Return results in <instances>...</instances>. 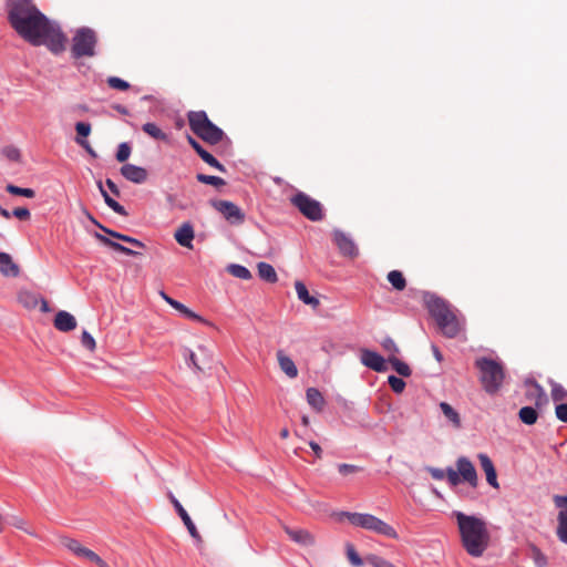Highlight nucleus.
Segmentation results:
<instances>
[{
  "instance_id": "nucleus-20",
  "label": "nucleus",
  "mask_w": 567,
  "mask_h": 567,
  "mask_svg": "<svg viewBox=\"0 0 567 567\" xmlns=\"http://www.w3.org/2000/svg\"><path fill=\"white\" fill-rule=\"evenodd\" d=\"M76 137L75 142L82 146L90 155L96 156V153L91 147L90 143L85 140L91 134V125L85 122H78L75 124Z\"/></svg>"
},
{
  "instance_id": "nucleus-7",
  "label": "nucleus",
  "mask_w": 567,
  "mask_h": 567,
  "mask_svg": "<svg viewBox=\"0 0 567 567\" xmlns=\"http://www.w3.org/2000/svg\"><path fill=\"white\" fill-rule=\"evenodd\" d=\"M446 480L451 486H457L462 481L468 483L472 487L477 486V473L473 463L465 456L456 461V470L447 467Z\"/></svg>"
},
{
  "instance_id": "nucleus-23",
  "label": "nucleus",
  "mask_w": 567,
  "mask_h": 567,
  "mask_svg": "<svg viewBox=\"0 0 567 567\" xmlns=\"http://www.w3.org/2000/svg\"><path fill=\"white\" fill-rule=\"evenodd\" d=\"M89 218L90 220H92L93 224H95L101 230H103L105 234H107L109 236L115 238V239H118L121 241H124V243H127V244H131L137 248H144L145 245L136 239V238H133V237H130L127 235H124V234H121V233H117L115 230H112L110 228H106L104 227L103 225H101L92 215L89 214Z\"/></svg>"
},
{
  "instance_id": "nucleus-58",
  "label": "nucleus",
  "mask_w": 567,
  "mask_h": 567,
  "mask_svg": "<svg viewBox=\"0 0 567 567\" xmlns=\"http://www.w3.org/2000/svg\"><path fill=\"white\" fill-rule=\"evenodd\" d=\"M555 414L559 421L567 423V403L557 404Z\"/></svg>"
},
{
  "instance_id": "nucleus-2",
  "label": "nucleus",
  "mask_w": 567,
  "mask_h": 567,
  "mask_svg": "<svg viewBox=\"0 0 567 567\" xmlns=\"http://www.w3.org/2000/svg\"><path fill=\"white\" fill-rule=\"evenodd\" d=\"M457 522L462 545L473 557H481L489 544V532L484 519L462 512L453 514Z\"/></svg>"
},
{
  "instance_id": "nucleus-54",
  "label": "nucleus",
  "mask_w": 567,
  "mask_h": 567,
  "mask_svg": "<svg viewBox=\"0 0 567 567\" xmlns=\"http://www.w3.org/2000/svg\"><path fill=\"white\" fill-rule=\"evenodd\" d=\"M339 473L342 475L357 474L362 471V467L354 464L342 463L338 465Z\"/></svg>"
},
{
  "instance_id": "nucleus-40",
  "label": "nucleus",
  "mask_w": 567,
  "mask_h": 567,
  "mask_svg": "<svg viewBox=\"0 0 567 567\" xmlns=\"http://www.w3.org/2000/svg\"><path fill=\"white\" fill-rule=\"evenodd\" d=\"M172 307L190 320H196V321L206 323V320L203 317L195 313L193 310H190L189 308H187L185 305H183L182 302H179L177 300L174 302V305Z\"/></svg>"
},
{
  "instance_id": "nucleus-33",
  "label": "nucleus",
  "mask_w": 567,
  "mask_h": 567,
  "mask_svg": "<svg viewBox=\"0 0 567 567\" xmlns=\"http://www.w3.org/2000/svg\"><path fill=\"white\" fill-rule=\"evenodd\" d=\"M257 268L259 277L265 281L274 284L278 280L276 270L270 264L259 262Z\"/></svg>"
},
{
  "instance_id": "nucleus-63",
  "label": "nucleus",
  "mask_w": 567,
  "mask_h": 567,
  "mask_svg": "<svg viewBox=\"0 0 567 567\" xmlns=\"http://www.w3.org/2000/svg\"><path fill=\"white\" fill-rule=\"evenodd\" d=\"M105 183H106V186L109 187V189H110V190H111L115 196H118V195H120V190H118L117 186L115 185V183H114L112 179L107 178Z\"/></svg>"
},
{
  "instance_id": "nucleus-1",
  "label": "nucleus",
  "mask_w": 567,
  "mask_h": 567,
  "mask_svg": "<svg viewBox=\"0 0 567 567\" xmlns=\"http://www.w3.org/2000/svg\"><path fill=\"white\" fill-rule=\"evenodd\" d=\"M8 19L14 31L29 43L38 42L50 20L35 7L33 0H8Z\"/></svg>"
},
{
  "instance_id": "nucleus-13",
  "label": "nucleus",
  "mask_w": 567,
  "mask_h": 567,
  "mask_svg": "<svg viewBox=\"0 0 567 567\" xmlns=\"http://www.w3.org/2000/svg\"><path fill=\"white\" fill-rule=\"evenodd\" d=\"M18 300L27 309H34L40 305V310L42 312L51 311L48 301L35 292L28 290L20 291L18 295Z\"/></svg>"
},
{
  "instance_id": "nucleus-34",
  "label": "nucleus",
  "mask_w": 567,
  "mask_h": 567,
  "mask_svg": "<svg viewBox=\"0 0 567 567\" xmlns=\"http://www.w3.org/2000/svg\"><path fill=\"white\" fill-rule=\"evenodd\" d=\"M97 185H99V188H100V190H101V194H102V196H103V198H104L105 204H106L111 209H113L115 213H117V214H120V215H122V216H127V212L125 210V208H124L121 204H118L116 200H114V199H113V198L107 194V192L103 188L102 183H101V182H99V183H97Z\"/></svg>"
},
{
  "instance_id": "nucleus-9",
  "label": "nucleus",
  "mask_w": 567,
  "mask_h": 567,
  "mask_svg": "<svg viewBox=\"0 0 567 567\" xmlns=\"http://www.w3.org/2000/svg\"><path fill=\"white\" fill-rule=\"evenodd\" d=\"M64 34L51 21L47 24L45 32L40 34L38 42H31L32 45L45 44L55 54L64 50Z\"/></svg>"
},
{
  "instance_id": "nucleus-44",
  "label": "nucleus",
  "mask_w": 567,
  "mask_h": 567,
  "mask_svg": "<svg viewBox=\"0 0 567 567\" xmlns=\"http://www.w3.org/2000/svg\"><path fill=\"white\" fill-rule=\"evenodd\" d=\"M551 399L555 402L566 401L567 400V390L559 383H551Z\"/></svg>"
},
{
  "instance_id": "nucleus-32",
  "label": "nucleus",
  "mask_w": 567,
  "mask_h": 567,
  "mask_svg": "<svg viewBox=\"0 0 567 567\" xmlns=\"http://www.w3.org/2000/svg\"><path fill=\"white\" fill-rule=\"evenodd\" d=\"M199 351L203 352L204 359L202 361L198 360L197 354L194 352L189 353V360L194 368H196L198 371H203L205 368L209 367V363L212 362V355L208 353L207 349L205 347H199Z\"/></svg>"
},
{
  "instance_id": "nucleus-49",
  "label": "nucleus",
  "mask_w": 567,
  "mask_h": 567,
  "mask_svg": "<svg viewBox=\"0 0 567 567\" xmlns=\"http://www.w3.org/2000/svg\"><path fill=\"white\" fill-rule=\"evenodd\" d=\"M558 526H557V537L564 544H567V517H557Z\"/></svg>"
},
{
  "instance_id": "nucleus-27",
  "label": "nucleus",
  "mask_w": 567,
  "mask_h": 567,
  "mask_svg": "<svg viewBox=\"0 0 567 567\" xmlns=\"http://www.w3.org/2000/svg\"><path fill=\"white\" fill-rule=\"evenodd\" d=\"M306 399L308 404L317 412H321L326 405V400L323 395L316 388L307 389Z\"/></svg>"
},
{
  "instance_id": "nucleus-19",
  "label": "nucleus",
  "mask_w": 567,
  "mask_h": 567,
  "mask_svg": "<svg viewBox=\"0 0 567 567\" xmlns=\"http://www.w3.org/2000/svg\"><path fill=\"white\" fill-rule=\"evenodd\" d=\"M76 319L68 311L60 310L54 318V327L61 332H69L76 328Z\"/></svg>"
},
{
  "instance_id": "nucleus-4",
  "label": "nucleus",
  "mask_w": 567,
  "mask_h": 567,
  "mask_svg": "<svg viewBox=\"0 0 567 567\" xmlns=\"http://www.w3.org/2000/svg\"><path fill=\"white\" fill-rule=\"evenodd\" d=\"M476 368L481 372V382L488 394H495L501 389L505 372L503 365L488 358H480L475 361Z\"/></svg>"
},
{
  "instance_id": "nucleus-52",
  "label": "nucleus",
  "mask_w": 567,
  "mask_h": 567,
  "mask_svg": "<svg viewBox=\"0 0 567 567\" xmlns=\"http://www.w3.org/2000/svg\"><path fill=\"white\" fill-rule=\"evenodd\" d=\"M131 155V147L127 143H121L116 152V159L124 163Z\"/></svg>"
},
{
  "instance_id": "nucleus-14",
  "label": "nucleus",
  "mask_w": 567,
  "mask_h": 567,
  "mask_svg": "<svg viewBox=\"0 0 567 567\" xmlns=\"http://www.w3.org/2000/svg\"><path fill=\"white\" fill-rule=\"evenodd\" d=\"M436 323L441 332L447 338H455L462 330V322L453 310Z\"/></svg>"
},
{
  "instance_id": "nucleus-35",
  "label": "nucleus",
  "mask_w": 567,
  "mask_h": 567,
  "mask_svg": "<svg viewBox=\"0 0 567 567\" xmlns=\"http://www.w3.org/2000/svg\"><path fill=\"white\" fill-rule=\"evenodd\" d=\"M519 420L527 425H533L538 420V413L535 408L524 406L518 412Z\"/></svg>"
},
{
  "instance_id": "nucleus-64",
  "label": "nucleus",
  "mask_w": 567,
  "mask_h": 567,
  "mask_svg": "<svg viewBox=\"0 0 567 567\" xmlns=\"http://www.w3.org/2000/svg\"><path fill=\"white\" fill-rule=\"evenodd\" d=\"M159 296L172 307L174 305V302L176 301L175 299L171 298L168 295H166L164 291H159Z\"/></svg>"
},
{
  "instance_id": "nucleus-16",
  "label": "nucleus",
  "mask_w": 567,
  "mask_h": 567,
  "mask_svg": "<svg viewBox=\"0 0 567 567\" xmlns=\"http://www.w3.org/2000/svg\"><path fill=\"white\" fill-rule=\"evenodd\" d=\"M168 498H169L171 503L173 504V506L175 507L178 516L181 517V519L185 524V526H186L187 530L189 532L190 536L196 542L200 543L202 542V537H200L196 526L194 525L192 518L189 517L188 513L183 507V505L179 503V501L172 493H168Z\"/></svg>"
},
{
  "instance_id": "nucleus-25",
  "label": "nucleus",
  "mask_w": 567,
  "mask_h": 567,
  "mask_svg": "<svg viewBox=\"0 0 567 567\" xmlns=\"http://www.w3.org/2000/svg\"><path fill=\"white\" fill-rule=\"evenodd\" d=\"M195 233L194 228L189 223H184L176 231H175V240L183 247L192 248V241L194 239Z\"/></svg>"
},
{
  "instance_id": "nucleus-59",
  "label": "nucleus",
  "mask_w": 567,
  "mask_h": 567,
  "mask_svg": "<svg viewBox=\"0 0 567 567\" xmlns=\"http://www.w3.org/2000/svg\"><path fill=\"white\" fill-rule=\"evenodd\" d=\"M12 215L21 220H27L30 218V212L24 207H17L13 209Z\"/></svg>"
},
{
  "instance_id": "nucleus-26",
  "label": "nucleus",
  "mask_w": 567,
  "mask_h": 567,
  "mask_svg": "<svg viewBox=\"0 0 567 567\" xmlns=\"http://www.w3.org/2000/svg\"><path fill=\"white\" fill-rule=\"evenodd\" d=\"M0 272L6 277H18L20 274L19 266L7 252H0Z\"/></svg>"
},
{
  "instance_id": "nucleus-6",
  "label": "nucleus",
  "mask_w": 567,
  "mask_h": 567,
  "mask_svg": "<svg viewBox=\"0 0 567 567\" xmlns=\"http://www.w3.org/2000/svg\"><path fill=\"white\" fill-rule=\"evenodd\" d=\"M97 44L96 32L87 27L78 29L72 39L71 55L74 59L92 58Z\"/></svg>"
},
{
  "instance_id": "nucleus-5",
  "label": "nucleus",
  "mask_w": 567,
  "mask_h": 567,
  "mask_svg": "<svg viewBox=\"0 0 567 567\" xmlns=\"http://www.w3.org/2000/svg\"><path fill=\"white\" fill-rule=\"evenodd\" d=\"M341 516L347 517L348 520L353 526L364 528L367 530L373 532L382 536H386L392 539L398 538V533L395 532V529L391 525H389L388 523H385L384 520L380 519L374 515L342 512Z\"/></svg>"
},
{
  "instance_id": "nucleus-17",
  "label": "nucleus",
  "mask_w": 567,
  "mask_h": 567,
  "mask_svg": "<svg viewBox=\"0 0 567 567\" xmlns=\"http://www.w3.org/2000/svg\"><path fill=\"white\" fill-rule=\"evenodd\" d=\"M426 306L429 312L436 322L441 319H444V317L452 311L451 306L445 300L434 296L426 300Z\"/></svg>"
},
{
  "instance_id": "nucleus-42",
  "label": "nucleus",
  "mask_w": 567,
  "mask_h": 567,
  "mask_svg": "<svg viewBox=\"0 0 567 567\" xmlns=\"http://www.w3.org/2000/svg\"><path fill=\"white\" fill-rule=\"evenodd\" d=\"M196 179L199 183L212 185L215 187H221V186L226 185V182L223 178H220L218 176L202 174V173L196 175Z\"/></svg>"
},
{
  "instance_id": "nucleus-3",
  "label": "nucleus",
  "mask_w": 567,
  "mask_h": 567,
  "mask_svg": "<svg viewBox=\"0 0 567 567\" xmlns=\"http://www.w3.org/2000/svg\"><path fill=\"white\" fill-rule=\"evenodd\" d=\"M190 130L204 142L216 145L223 141L225 133L216 126L204 111H192L187 114Z\"/></svg>"
},
{
  "instance_id": "nucleus-24",
  "label": "nucleus",
  "mask_w": 567,
  "mask_h": 567,
  "mask_svg": "<svg viewBox=\"0 0 567 567\" xmlns=\"http://www.w3.org/2000/svg\"><path fill=\"white\" fill-rule=\"evenodd\" d=\"M277 361L280 370L290 379L298 377V369L290 357L284 350H278L276 353Z\"/></svg>"
},
{
  "instance_id": "nucleus-39",
  "label": "nucleus",
  "mask_w": 567,
  "mask_h": 567,
  "mask_svg": "<svg viewBox=\"0 0 567 567\" xmlns=\"http://www.w3.org/2000/svg\"><path fill=\"white\" fill-rule=\"evenodd\" d=\"M530 558L533 559L536 567H547L548 559L546 555L535 545L529 547Z\"/></svg>"
},
{
  "instance_id": "nucleus-56",
  "label": "nucleus",
  "mask_w": 567,
  "mask_h": 567,
  "mask_svg": "<svg viewBox=\"0 0 567 567\" xmlns=\"http://www.w3.org/2000/svg\"><path fill=\"white\" fill-rule=\"evenodd\" d=\"M81 343L84 348H86L90 351H94L96 348L94 338L86 330L82 332Z\"/></svg>"
},
{
  "instance_id": "nucleus-51",
  "label": "nucleus",
  "mask_w": 567,
  "mask_h": 567,
  "mask_svg": "<svg viewBox=\"0 0 567 567\" xmlns=\"http://www.w3.org/2000/svg\"><path fill=\"white\" fill-rule=\"evenodd\" d=\"M107 84L112 89H115V90H120V91H126L130 89V83L120 79V78H116V76H110L107 79Z\"/></svg>"
},
{
  "instance_id": "nucleus-18",
  "label": "nucleus",
  "mask_w": 567,
  "mask_h": 567,
  "mask_svg": "<svg viewBox=\"0 0 567 567\" xmlns=\"http://www.w3.org/2000/svg\"><path fill=\"white\" fill-rule=\"evenodd\" d=\"M121 174L124 178L135 184L144 183L148 176L147 171L144 167L133 164H124L121 167Z\"/></svg>"
},
{
  "instance_id": "nucleus-21",
  "label": "nucleus",
  "mask_w": 567,
  "mask_h": 567,
  "mask_svg": "<svg viewBox=\"0 0 567 567\" xmlns=\"http://www.w3.org/2000/svg\"><path fill=\"white\" fill-rule=\"evenodd\" d=\"M478 460L482 470L485 472L487 483L492 487L498 488L499 485L497 481V474L492 460L486 454L483 453L478 454Z\"/></svg>"
},
{
  "instance_id": "nucleus-41",
  "label": "nucleus",
  "mask_w": 567,
  "mask_h": 567,
  "mask_svg": "<svg viewBox=\"0 0 567 567\" xmlns=\"http://www.w3.org/2000/svg\"><path fill=\"white\" fill-rule=\"evenodd\" d=\"M227 271L239 279L248 280L251 278L249 269L241 265L231 264L227 267Z\"/></svg>"
},
{
  "instance_id": "nucleus-30",
  "label": "nucleus",
  "mask_w": 567,
  "mask_h": 567,
  "mask_svg": "<svg viewBox=\"0 0 567 567\" xmlns=\"http://www.w3.org/2000/svg\"><path fill=\"white\" fill-rule=\"evenodd\" d=\"M142 130L145 134L152 137L155 141L167 142L168 135L155 123L148 122L142 126Z\"/></svg>"
},
{
  "instance_id": "nucleus-53",
  "label": "nucleus",
  "mask_w": 567,
  "mask_h": 567,
  "mask_svg": "<svg viewBox=\"0 0 567 567\" xmlns=\"http://www.w3.org/2000/svg\"><path fill=\"white\" fill-rule=\"evenodd\" d=\"M388 382L391 386V389L395 392V393H401L403 392L404 388H405V382L401 379V378H398L395 375H390L388 378Z\"/></svg>"
},
{
  "instance_id": "nucleus-12",
  "label": "nucleus",
  "mask_w": 567,
  "mask_h": 567,
  "mask_svg": "<svg viewBox=\"0 0 567 567\" xmlns=\"http://www.w3.org/2000/svg\"><path fill=\"white\" fill-rule=\"evenodd\" d=\"M282 529L293 543L300 546L311 547L316 544L315 535L308 529L293 528L285 524L282 525Z\"/></svg>"
},
{
  "instance_id": "nucleus-37",
  "label": "nucleus",
  "mask_w": 567,
  "mask_h": 567,
  "mask_svg": "<svg viewBox=\"0 0 567 567\" xmlns=\"http://www.w3.org/2000/svg\"><path fill=\"white\" fill-rule=\"evenodd\" d=\"M388 280L394 289L402 291L406 287V280L399 270H392L388 274Z\"/></svg>"
},
{
  "instance_id": "nucleus-31",
  "label": "nucleus",
  "mask_w": 567,
  "mask_h": 567,
  "mask_svg": "<svg viewBox=\"0 0 567 567\" xmlns=\"http://www.w3.org/2000/svg\"><path fill=\"white\" fill-rule=\"evenodd\" d=\"M440 409L444 416L452 423L455 429H460L462 426V421L460 414L446 402L440 403Z\"/></svg>"
},
{
  "instance_id": "nucleus-50",
  "label": "nucleus",
  "mask_w": 567,
  "mask_h": 567,
  "mask_svg": "<svg viewBox=\"0 0 567 567\" xmlns=\"http://www.w3.org/2000/svg\"><path fill=\"white\" fill-rule=\"evenodd\" d=\"M365 561L370 564L373 567H395L392 563L389 560L383 559L382 557H379L377 555H369L365 557Z\"/></svg>"
},
{
  "instance_id": "nucleus-36",
  "label": "nucleus",
  "mask_w": 567,
  "mask_h": 567,
  "mask_svg": "<svg viewBox=\"0 0 567 567\" xmlns=\"http://www.w3.org/2000/svg\"><path fill=\"white\" fill-rule=\"evenodd\" d=\"M61 544L78 557H81L86 548L79 540L70 537H62Z\"/></svg>"
},
{
  "instance_id": "nucleus-47",
  "label": "nucleus",
  "mask_w": 567,
  "mask_h": 567,
  "mask_svg": "<svg viewBox=\"0 0 567 567\" xmlns=\"http://www.w3.org/2000/svg\"><path fill=\"white\" fill-rule=\"evenodd\" d=\"M199 157L206 163L208 164L209 166L218 169L219 172L221 173H225L226 172V168L225 166L219 163L210 153H208L206 150L204 151V153L202 155H199Z\"/></svg>"
},
{
  "instance_id": "nucleus-38",
  "label": "nucleus",
  "mask_w": 567,
  "mask_h": 567,
  "mask_svg": "<svg viewBox=\"0 0 567 567\" xmlns=\"http://www.w3.org/2000/svg\"><path fill=\"white\" fill-rule=\"evenodd\" d=\"M388 361L400 375L405 378L411 375L412 371L410 367L405 362L401 361L398 357L388 358Z\"/></svg>"
},
{
  "instance_id": "nucleus-8",
  "label": "nucleus",
  "mask_w": 567,
  "mask_h": 567,
  "mask_svg": "<svg viewBox=\"0 0 567 567\" xmlns=\"http://www.w3.org/2000/svg\"><path fill=\"white\" fill-rule=\"evenodd\" d=\"M290 202L306 218L312 221L323 218L322 205L309 195L299 192L291 197Z\"/></svg>"
},
{
  "instance_id": "nucleus-60",
  "label": "nucleus",
  "mask_w": 567,
  "mask_h": 567,
  "mask_svg": "<svg viewBox=\"0 0 567 567\" xmlns=\"http://www.w3.org/2000/svg\"><path fill=\"white\" fill-rule=\"evenodd\" d=\"M426 471L431 474L434 480L441 481L446 476V472L441 468L429 466Z\"/></svg>"
},
{
  "instance_id": "nucleus-10",
  "label": "nucleus",
  "mask_w": 567,
  "mask_h": 567,
  "mask_svg": "<svg viewBox=\"0 0 567 567\" xmlns=\"http://www.w3.org/2000/svg\"><path fill=\"white\" fill-rule=\"evenodd\" d=\"M210 205L231 225H240L245 221L244 212L233 202L215 199L210 202Z\"/></svg>"
},
{
  "instance_id": "nucleus-57",
  "label": "nucleus",
  "mask_w": 567,
  "mask_h": 567,
  "mask_svg": "<svg viewBox=\"0 0 567 567\" xmlns=\"http://www.w3.org/2000/svg\"><path fill=\"white\" fill-rule=\"evenodd\" d=\"M555 504L560 508L558 516L567 517V496H556Z\"/></svg>"
},
{
  "instance_id": "nucleus-11",
  "label": "nucleus",
  "mask_w": 567,
  "mask_h": 567,
  "mask_svg": "<svg viewBox=\"0 0 567 567\" xmlns=\"http://www.w3.org/2000/svg\"><path fill=\"white\" fill-rule=\"evenodd\" d=\"M332 235L333 241L342 256L355 258L359 255V249L350 236L339 229L333 230Z\"/></svg>"
},
{
  "instance_id": "nucleus-29",
  "label": "nucleus",
  "mask_w": 567,
  "mask_h": 567,
  "mask_svg": "<svg viewBox=\"0 0 567 567\" xmlns=\"http://www.w3.org/2000/svg\"><path fill=\"white\" fill-rule=\"evenodd\" d=\"M94 237L101 241L102 244H104L105 246H109L110 248L116 250V251H120L126 256H137L140 255V252L131 249V248H127L123 245H121L120 243H116V241H113L111 240L110 238L103 236L102 234L100 233H95L94 234Z\"/></svg>"
},
{
  "instance_id": "nucleus-43",
  "label": "nucleus",
  "mask_w": 567,
  "mask_h": 567,
  "mask_svg": "<svg viewBox=\"0 0 567 567\" xmlns=\"http://www.w3.org/2000/svg\"><path fill=\"white\" fill-rule=\"evenodd\" d=\"M381 346L383 350L388 353V358L398 357V354L400 353L398 344L390 337L384 338L381 342Z\"/></svg>"
},
{
  "instance_id": "nucleus-55",
  "label": "nucleus",
  "mask_w": 567,
  "mask_h": 567,
  "mask_svg": "<svg viewBox=\"0 0 567 567\" xmlns=\"http://www.w3.org/2000/svg\"><path fill=\"white\" fill-rule=\"evenodd\" d=\"M3 155L11 162H20V150L14 146H7L3 148Z\"/></svg>"
},
{
  "instance_id": "nucleus-61",
  "label": "nucleus",
  "mask_w": 567,
  "mask_h": 567,
  "mask_svg": "<svg viewBox=\"0 0 567 567\" xmlns=\"http://www.w3.org/2000/svg\"><path fill=\"white\" fill-rule=\"evenodd\" d=\"M187 142L194 148V151L197 153L198 156L204 153L205 150L193 136L188 135Z\"/></svg>"
},
{
  "instance_id": "nucleus-22",
  "label": "nucleus",
  "mask_w": 567,
  "mask_h": 567,
  "mask_svg": "<svg viewBox=\"0 0 567 567\" xmlns=\"http://www.w3.org/2000/svg\"><path fill=\"white\" fill-rule=\"evenodd\" d=\"M526 386H527V391H526L527 399L530 401H534L535 405L537 408H540L548 402L546 393L544 392L543 388L538 383L530 381V382L526 383Z\"/></svg>"
},
{
  "instance_id": "nucleus-28",
  "label": "nucleus",
  "mask_w": 567,
  "mask_h": 567,
  "mask_svg": "<svg viewBox=\"0 0 567 567\" xmlns=\"http://www.w3.org/2000/svg\"><path fill=\"white\" fill-rule=\"evenodd\" d=\"M295 289L297 292L298 298L306 305L311 306L313 309L318 308L320 305V301L316 298L309 295V291L306 287V285L302 281H296L295 282Z\"/></svg>"
},
{
  "instance_id": "nucleus-62",
  "label": "nucleus",
  "mask_w": 567,
  "mask_h": 567,
  "mask_svg": "<svg viewBox=\"0 0 567 567\" xmlns=\"http://www.w3.org/2000/svg\"><path fill=\"white\" fill-rule=\"evenodd\" d=\"M309 446L313 451L315 455L318 458H321V456H322V449L320 447V445L318 443H316L315 441H310L309 442Z\"/></svg>"
},
{
  "instance_id": "nucleus-46",
  "label": "nucleus",
  "mask_w": 567,
  "mask_h": 567,
  "mask_svg": "<svg viewBox=\"0 0 567 567\" xmlns=\"http://www.w3.org/2000/svg\"><path fill=\"white\" fill-rule=\"evenodd\" d=\"M346 549H347V557L353 566L360 567L363 565L362 558L359 556V554L357 553V550L352 544L348 543L346 546Z\"/></svg>"
},
{
  "instance_id": "nucleus-48",
  "label": "nucleus",
  "mask_w": 567,
  "mask_h": 567,
  "mask_svg": "<svg viewBox=\"0 0 567 567\" xmlns=\"http://www.w3.org/2000/svg\"><path fill=\"white\" fill-rule=\"evenodd\" d=\"M81 557L87 559L89 561H92L96 564L99 567H109L106 561H104L93 550L85 548Z\"/></svg>"
},
{
  "instance_id": "nucleus-45",
  "label": "nucleus",
  "mask_w": 567,
  "mask_h": 567,
  "mask_svg": "<svg viewBox=\"0 0 567 567\" xmlns=\"http://www.w3.org/2000/svg\"><path fill=\"white\" fill-rule=\"evenodd\" d=\"M6 190L12 195L24 196L27 198H33L35 193L31 188H22L12 184L7 185Z\"/></svg>"
},
{
  "instance_id": "nucleus-15",
  "label": "nucleus",
  "mask_w": 567,
  "mask_h": 567,
  "mask_svg": "<svg viewBox=\"0 0 567 567\" xmlns=\"http://www.w3.org/2000/svg\"><path fill=\"white\" fill-rule=\"evenodd\" d=\"M360 360L363 365L375 372L386 371L384 358L375 351L369 349H361Z\"/></svg>"
}]
</instances>
